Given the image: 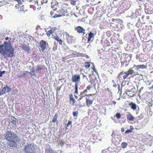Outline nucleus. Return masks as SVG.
Masks as SVG:
<instances>
[{
  "label": "nucleus",
  "mask_w": 153,
  "mask_h": 153,
  "mask_svg": "<svg viewBox=\"0 0 153 153\" xmlns=\"http://www.w3.org/2000/svg\"><path fill=\"white\" fill-rule=\"evenodd\" d=\"M15 49L7 42L0 45V55H1V59L8 58H12L14 56Z\"/></svg>",
  "instance_id": "nucleus-1"
},
{
  "label": "nucleus",
  "mask_w": 153,
  "mask_h": 153,
  "mask_svg": "<svg viewBox=\"0 0 153 153\" xmlns=\"http://www.w3.org/2000/svg\"><path fill=\"white\" fill-rule=\"evenodd\" d=\"M4 138L9 142V145L12 147H16L17 143L19 142L20 141L18 137L10 131H7L5 135Z\"/></svg>",
  "instance_id": "nucleus-2"
},
{
  "label": "nucleus",
  "mask_w": 153,
  "mask_h": 153,
  "mask_svg": "<svg viewBox=\"0 0 153 153\" xmlns=\"http://www.w3.org/2000/svg\"><path fill=\"white\" fill-rule=\"evenodd\" d=\"M80 75L79 74H75L71 78L72 82H75V94H78V85L77 82L80 81Z\"/></svg>",
  "instance_id": "nucleus-3"
},
{
  "label": "nucleus",
  "mask_w": 153,
  "mask_h": 153,
  "mask_svg": "<svg viewBox=\"0 0 153 153\" xmlns=\"http://www.w3.org/2000/svg\"><path fill=\"white\" fill-rule=\"evenodd\" d=\"M34 150L35 146L33 144H29L26 145L24 148V151L26 153H35Z\"/></svg>",
  "instance_id": "nucleus-4"
},
{
  "label": "nucleus",
  "mask_w": 153,
  "mask_h": 153,
  "mask_svg": "<svg viewBox=\"0 0 153 153\" xmlns=\"http://www.w3.org/2000/svg\"><path fill=\"white\" fill-rule=\"evenodd\" d=\"M48 46V44L43 40L40 41L39 43V46L41 48L42 52H43L46 47Z\"/></svg>",
  "instance_id": "nucleus-5"
},
{
  "label": "nucleus",
  "mask_w": 153,
  "mask_h": 153,
  "mask_svg": "<svg viewBox=\"0 0 153 153\" xmlns=\"http://www.w3.org/2000/svg\"><path fill=\"white\" fill-rule=\"evenodd\" d=\"M67 13V10H59L57 13L59 14H55L53 16V18H56L58 17L64 16Z\"/></svg>",
  "instance_id": "nucleus-6"
},
{
  "label": "nucleus",
  "mask_w": 153,
  "mask_h": 153,
  "mask_svg": "<svg viewBox=\"0 0 153 153\" xmlns=\"http://www.w3.org/2000/svg\"><path fill=\"white\" fill-rule=\"evenodd\" d=\"M111 136L113 138V140H114L116 141V143H117V144L119 143L121 141L120 136L116 135L114 133V132L113 131L111 134Z\"/></svg>",
  "instance_id": "nucleus-7"
},
{
  "label": "nucleus",
  "mask_w": 153,
  "mask_h": 153,
  "mask_svg": "<svg viewBox=\"0 0 153 153\" xmlns=\"http://www.w3.org/2000/svg\"><path fill=\"white\" fill-rule=\"evenodd\" d=\"M20 47L21 48L27 51V53L30 52V49L28 44L27 45L25 43H22L21 44V45Z\"/></svg>",
  "instance_id": "nucleus-8"
},
{
  "label": "nucleus",
  "mask_w": 153,
  "mask_h": 153,
  "mask_svg": "<svg viewBox=\"0 0 153 153\" xmlns=\"http://www.w3.org/2000/svg\"><path fill=\"white\" fill-rule=\"evenodd\" d=\"M11 90V88L9 87L7 85H4L2 90L0 91V94H5L6 92H9Z\"/></svg>",
  "instance_id": "nucleus-9"
},
{
  "label": "nucleus",
  "mask_w": 153,
  "mask_h": 153,
  "mask_svg": "<svg viewBox=\"0 0 153 153\" xmlns=\"http://www.w3.org/2000/svg\"><path fill=\"white\" fill-rule=\"evenodd\" d=\"M51 7L53 10H57L59 8L58 6V3L56 1H53L51 2Z\"/></svg>",
  "instance_id": "nucleus-10"
},
{
  "label": "nucleus",
  "mask_w": 153,
  "mask_h": 153,
  "mask_svg": "<svg viewBox=\"0 0 153 153\" xmlns=\"http://www.w3.org/2000/svg\"><path fill=\"white\" fill-rule=\"evenodd\" d=\"M75 30L77 31L79 33H83V34H85V29L83 28L81 26H78L75 28Z\"/></svg>",
  "instance_id": "nucleus-11"
},
{
  "label": "nucleus",
  "mask_w": 153,
  "mask_h": 153,
  "mask_svg": "<svg viewBox=\"0 0 153 153\" xmlns=\"http://www.w3.org/2000/svg\"><path fill=\"white\" fill-rule=\"evenodd\" d=\"M52 38L54 39H55L58 42L59 44L62 45V41L58 36L56 34L55 35L54 34L52 35Z\"/></svg>",
  "instance_id": "nucleus-12"
},
{
  "label": "nucleus",
  "mask_w": 153,
  "mask_h": 153,
  "mask_svg": "<svg viewBox=\"0 0 153 153\" xmlns=\"http://www.w3.org/2000/svg\"><path fill=\"white\" fill-rule=\"evenodd\" d=\"M126 117L128 120L132 121L134 120V117L129 112H127Z\"/></svg>",
  "instance_id": "nucleus-13"
},
{
  "label": "nucleus",
  "mask_w": 153,
  "mask_h": 153,
  "mask_svg": "<svg viewBox=\"0 0 153 153\" xmlns=\"http://www.w3.org/2000/svg\"><path fill=\"white\" fill-rule=\"evenodd\" d=\"M118 77L120 81L123 82L124 81V73L123 71L120 72L118 76Z\"/></svg>",
  "instance_id": "nucleus-14"
},
{
  "label": "nucleus",
  "mask_w": 153,
  "mask_h": 153,
  "mask_svg": "<svg viewBox=\"0 0 153 153\" xmlns=\"http://www.w3.org/2000/svg\"><path fill=\"white\" fill-rule=\"evenodd\" d=\"M94 33H92L91 32H90L89 34L88 37V42L89 43L91 41L92 42L93 40V39L91 40V39L92 38H93L94 37Z\"/></svg>",
  "instance_id": "nucleus-15"
},
{
  "label": "nucleus",
  "mask_w": 153,
  "mask_h": 153,
  "mask_svg": "<svg viewBox=\"0 0 153 153\" xmlns=\"http://www.w3.org/2000/svg\"><path fill=\"white\" fill-rule=\"evenodd\" d=\"M111 20V21L112 22H110L111 24H113L115 26L118 25V24L119 22L117 19H112Z\"/></svg>",
  "instance_id": "nucleus-16"
},
{
  "label": "nucleus",
  "mask_w": 153,
  "mask_h": 153,
  "mask_svg": "<svg viewBox=\"0 0 153 153\" xmlns=\"http://www.w3.org/2000/svg\"><path fill=\"white\" fill-rule=\"evenodd\" d=\"M134 73V71L132 70V68H131L129 70L126 72H125V74H126V76L125 77V79L128 77L129 75L132 74Z\"/></svg>",
  "instance_id": "nucleus-17"
},
{
  "label": "nucleus",
  "mask_w": 153,
  "mask_h": 153,
  "mask_svg": "<svg viewBox=\"0 0 153 153\" xmlns=\"http://www.w3.org/2000/svg\"><path fill=\"white\" fill-rule=\"evenodd\" d=\"M128 105L133 110H134L136 109L137 105L135 103L131 102Z\"/></svg>",
  "instance_id": "nucleus-18"
},
{
  "label": "nucleus",
  "mask_w": 153,
  "mask_h": 153,
  "mask_svg": "<svg viewBox=\"0 0 153 153\" xmlns=\"http://www.w3.org/2000/svg\"><path fill=\"white\" fill-rule=\"evenodd\" d=\"M93 101V100H86V104L87 106L89 107L90 105L92 104Z\"/></svg>",
  "instance_id": "nucleus-19"
},
{
  "label": "nucleus",
  "mask_w": 153,
  "mask_h": 153,
  "mask_svg": "<svg viewBox=\"0 0 153 153\" xmlns=\"http://www.w3.org/2000/svg\"><path fill=\"white\" fill-rule=\"evenodd\" d=\"M10 118L11 120L12 121V123L13 125H16V122L18 120H17L13 116H11L10 117Z\"/></svg>",
  "instance_id": "nucleus-20"
},
{
  "label": "nucleus",
  "mask_w": 153,
  "mask_h": 153,
  "mask_svg": "<svg viewBox=\"0 0 153 153\" xmlns=\"http://www.w3.org/2000/svg\"><path fill=\"white\" fill-rule=\"evenodd\" d=\"M94 94H89L86 95V96L87 97L86 98V100H94V98H92L91 97L93 95H94Z\"/></svg>",
  "instance_id": "nucleus-21"
},
{
  "label": "nucleus",
  "mask_w": 153,
  "mask_h": 153,
  "mask_svg": "<svg viewBox=\"0 0 153 153\" xmlns=\"http://www.w3.org/2000/svg\"><path fill=\"white\" fill-rule=\"evenodd\" d=\"M126 94L127 95L130 97H133L134 95V93L130 91H127L126 93Z\"/></svg>",
  "instance_id": "nucleus-22"
},
{
  "label": "nucleus",
  "mask_w": 153,
  "mask_h": 153,
  "mask_svg": "<svg viewBox=\"0 0 153 153\" xmlns=\"http://www.w3.org/2000/svg\"><path fill=\"white\" fill-rule=\"evenodd\" d=\"M45 152L46 153H54V151L51 148L46 149Z\"/></svg>",
  "instance_id": "nucleus-23"
},
{
  "label": "nucleus",
  "mask_w": 153,
  "mask_h": 153,
  "mask_svg": "<svg viewBox=\"0 0 153 153\" xmlns=\"http://www.w3.org/2000/svg\"><path fill=\"white\" fill-rule=\"evenodd\" d=\"M57 117H58V114H56L53 118V119L52 120V122L53 123H55V122L57 120Z\"/></svg>",
  "instance_id": "nucleus-24"
},
{
  "label": "nucleus",
  "mask_w": 153,
  "mask_h": 153,
  "mask_svg": "<svg viewBox=\"0 0 153 153\" xmlns=\"http://www.w3.org/2000/svg\"><path fill=\"white\" fill-rule=\"evenodd\" d=\"M91 8V7L89 4H86L85 5L83 6L82 7V8L84 10H89Z\"/></svg>",
  "instance_id": "nucleus-25"
},
{
  "label": "nucleus",
  "mask_w": 153,
  "mask_h": 153,
  "mask_svg": "<svg viewBox=\"0 0 153 153\" xmlns=\"http://www.w3.org/2000/svg\"><path fill=\"white\" fill-rule=\"evenodd\" d=\"M85 65L84 67L86 68H88L90 67V65H91L90 62H85Z\"/></svg>",
  "instance_id": "nucleus-26"
},
{
  "label": "nucleus",
  "mask_w": 153,
  "mask_h": 153,
  "mask_svg": "<svg viewBox=\"0 0 153 153\" xmlns=\"http://www.w3.org/2000/svg\"><path fill=\"white\" fill-rule=\"evenodd\" d=\"M137 69H140V68H146V66L144 65H137L136 66Z\"/></svg>",
  "instance_id": "nucleus-27"
},
{
  "label": "nucleus",
  "mask_w": 153,
  "mask_h": 153,
  "mask_svg": "<svg viewBox=\"0 0 153 153\" xmlns=\"http://www.w3.org/2000/svg\"><path fill=\"white\" fill-rule=\"evenodd\" d=\"M67 42H68L69 43H71L73 42V39H71V37L69 36L67 39Z\"/></svg>",
  "instance_id": "nucleus-28"
},
{
  "label": "nucleus",
  "mask_w": 153,
  "mask_h": 153,
  "mask_svg": "<svg viewBox=\"0 0 153 153\" xmlns=\"http://www.w3.org/2000/svg\"><path fill=\"white\" fill-rule=\"evenodd\" d=\"M42 69V68L40 65H38L36 67V72H37L38 71V72H40Z\"/></svg>",
  "instance_id": "nucleus-29"
},
{
  "label": "nucleus",
  "mask_w": 153,
  "mask_h": 153,
  "mask_svg": "<svg viewBox=\"0 0 153 153\" xmlns=\"http://www.w3.org/2000/svg\"><path fill=\"white\" fill-rule=\"evenodd\" d=\"M72 123V122L71 121H69L68 123L66 124L65 126V129H67V127L70 125H71Z\"/></svg>",
  "instance_id": "nucleus-30"
},
{
  "label": "nucleus",
  "mask_w": 153,
  "mask_h": 153,
  "mask_svg": "<svg viewBox=\"0 0 153 153\" xmlns=\"http://www.w3.org/2000/svg\"><path fill=\"white\" fill-rule=\"evenodd\" d=\"M70 102L71 103H72L73 105H74L75 103V100L74 98L70 99Z\"/></svg>",
  "instance_id": "nucleus-31"
},
{
  "label": "nucleus",
  "mask_w": 153,
  "mask_h": 153,
  "mask_svg": "<svg viewBox=\"0 0 153 153\" xmlns=\"http://www.w3.org/2000/svg\"><path fill=\"white\" fill-rule=\"evenodd\" d=\"M35 69H32L30 72L29 73L32 76H34L35 74Z\"/></svg>",
  "instance_id": "nucleus-32"
},
{
  "label": "nucleus",
  "mask_w": 153,
  "mask_h": 153,
  "mask_svg": "<svg viewBox=\"0 0 153 153\" xmlns=\"http://www.w3.org/2000/svg\"><path fill=\"white\" fill-rule=\"evenodd\" d=\"M114 117H116L118 119H119L120 118V113H117L114 116Z\"/></svg>",
  "instance_id": "nucleus-33"
},
{
  "label": "nucleus",
  "mask_w": 153,
  "mask_h": 153,
  "mask_svg": "<svg viewBox=\"0 0 153 153\" xmlns=\"http://www.w3.org/2000/svg\"><path fill=\"white\" fill-rule=\"evenodd\" d=\"M86 93H87V90H84L83 92L80 93V95L81 96H85V95H84V94H85Z\"/></svg>",
  "instance_id": "nucleus-34"
},
{
  "label": "nucleus",
  "mask_w": 153,
  "mask_h": 153,
  "mask_svg": "<svg viewBox=\"0 0 153 153\" xmlns=\"http://www.w3.org/2000/svg\"><path fill=\"white\" fill-rule=\"evenodd\" d=\"M56 29V27H53V28H51V30H50L51 33H53L55 31V30Z\"/></svg>",
  "instance_id": "nucleus-35"
},
{
  "label": "nucleus",
  "mask_w": 153,
  "mask_h": 153,
  "mask_svg": "<svg viewBox=\"0 0 153 153\" xmlns=\"http://www.w3.org/2000/svg\"><path fill=\"white\" fill-rule=\"evenodd\" d=\"M5 73V71H0V77H2V75L4 74Z\"/></svg>",
  "instance_id": "nucleus-36"
},
{
  "label": "nucleus",
  "mask_w": 153,
  "mask_h": 153,
  "mask_svg": "<svg viewBox=\"0 0 153 153\" xmlns=\"http://www.w3.org/2000/svg\"><path fill=\"white\" fill-rule=\"evenodd\" d=\"M78 112L77 111L73 112V115L74 117H76L78 115Z\"/></svg>",
  "instance_id": "nucleus-37"
},
{
  "label": "nucleus",
  "mask_w": 153,
  "mask_h": 153,
  "mask_svg": "<svg viewBox=\"0 0 153 153\" xmlns=\"http://www.w3.org/2000/svg\"><path fill=\"white\" fill-rule=\"evenodd\" d=\"M52 33H51V32L50 31V30H49L46 33V34L47 36L48 37H49L51 34Z\"/></svg>",
  "instance_id": "nucleus-38"
},
{
  "label": "nucleus",
  "mask_w": 153,
  "mask_h": 153,
  "mask_svg": "<svg viewBox=\"0 0 153 153\" xmlns=\"http://www.w3.org/2000/svg\"><path fill=\"white\" fill-rule=\"evenodd\" d=\"M91 87L90 85H88L86 89H85V90H87H87H90L91 88Z\"/></svg>",
  "instance_id": "nucleus-39"
},
{
  "label": "nucleus",
  "mask_w": 153,
  "mask_h": 153,
  "mask_svg": "<svg viewBox=\"0 0 153 153\" xmlns=\"http://www.w3.org/2000/svg\"><path fill=\"white\" fill-rule=\"evenodd\" d=\"M132 132V129L128 130L126 131L125 132V133L128 134L129 133H131Z\"/></svg>",
  "instance_id": "nucleus-40"
},
{
  "label": "nucleus",
  "mask_w": 153,
  "mask_h": 153,
  "mask_svg": "<svg viewBox=\"0 0 153 153\" xmlns=\"http://www.w3.org/2000/svg\"><path fill=\"white\" fill-rule=\"evenodd\" d=\"M76 1H75L74 0L71 1V4L73 5H75L76 4Z\"/></svg>",
  "instance_id": "nucleus-41"
},
{
  "label": "nucleus",
  "mask_w": 153,
  "mask_h": 153,
  "mask_svg": "<svg viewBox=\"0 0 153 153\" xmlns=\"http://www.w3.org/2000/svg\"><path fill=\"white\" fill-rule=\"evenodd\" d=\"M102 8V7L100 5H98L96 7V10H99Z\"/></svg>",
  "instance_id": "nucleus-42"
},
{
  "label": "nucleus",
  "mask_w": 153,
  "mask_h": 153,
  "mask_svg": "<svg viewBox=\"0 0 153 153\" xmlns=\"http://www.w3.org/2000/svg\"><path fill=\"white\" fill-rule=\"evenodd\" d=\"M30 6L31 8H32L34 10H35L36 9V8L35 6H33V5H30Z\"/></svg>",
  "instance_id": "nucleus-43"
},
{
  "label": "nucleus",
  "mask_w": 153,
  "mask_h": 153,
  "mask_svg": "<svg viewBox=\"0 0 153 153\" xmlns=\"http://www.w3.org/2000/svg\"><path fill=\"white\" fill-rule=\"evenodd\" d=\"M85 96H81L80 98H79V99L78 100V101H80V100H81L82 99V98L83 97H85Z\"/></svg>",
  "instance_id": "nucleus-44"
},
{
  "label": "nucleus",
  "mask_w": 153,
  "mask_h": 153,
  "mask_svg": "<svg viewBox=\"0 0 153 153\" xmlns=\"http://www.w3.org/2000/svg\"><path fill=\"white\" fill-rule=\"evenodd\" d=\"M69 97H70V99H71L72 98H74V97H73V96L72 95V94H70L69 95Z\"/></svg>",
  "instance_id": "nucleus-45"
},
{
  "label": "nucleus",
  "mask_w": 153,
  "mask_h": 153,
  "mask_svg": "<svg viewBox=\"0 0 153 153\" xmlns=\"http://www.w3.org/2000/svg\"><path fill=\"white\" fill-rule=\"evenodd\" d=\"M125 57H126L127 58H128V57H129V58H130V56L128 54H126V55H125Z\"/></svg>",
  "instance_id": "nucleus-46"
},
{
  "label": "nucleus",
  "mask_w": 153,
  "mask_h": 153,
  "mask_svg": "<svg viewBox=\"0 0 153 153\" xmlns=\"http://www.w3.org/2000/svg\"><path fill=\"white\" fill-rule=\"evenodd\" d=\"M25 75V73H24L22 75H20L18 76L19 77H22L23 76Z\"/></svg>",
  "instance_id": "nucleus-47"
},
{
  "label": "nucleus",
  "mask_w": 153,
  "mask_h": 153,
  "mask_svg": "<svg viewBox=\"0 0 153 153\" xmlns=\"http://www.w3.org/2000/svg\"><path fill=\"white\" fill-rule=\"evenodd\" d=\"M93 70L94 71H96V69L95 68V66L94 65L93 66Z\"/></svg>",
  "instance_id": "nucleus-48"
},
{
  "label": "nucleus",
  "mask_w": 153,
  "mask_h": 153,
  "mask_svg": "<svg viewBox=\"0 0 153 153\" xmlns=\"http://www.w3.org/2000/svg\"><path fill=\"white\" fill-rule=\"evenodd\" d=\"M121 131L122 132H123L124 131V128L123 127L121 128Z\"/></svg>",
  "instance_id": "nucleus-49"
},
{
  "label": "nucleus",
  "mask_w": 153,
  "mask_h": 153,
  "mask_svg": "<svg viewBox=\"0 0 153 153\" xmlns=\"http://www.w3.org/2000/svg\"><path fill=\"white\" fill-rule=\"evenodd\" d=\"M50 14L51 15H52L54 14V12L53 11H51L50 13Z\"/></svg>",
  "instance_id": "nucleus-50"
},
{
  "label": "nucleus",
  "mask_w": 153,
  "mask_h": 153,
  "mask_svg": "<svg viewBox=\"0 0 153 153\" xmlns=\"http://www.w3.org/2000/svg\"><path fill=\"white\" fill-rule=\"evenodd\" d=\"M126 84H127V85H128L129 84V82L127 81L125 82V85H126Z\"/></svg>",
  "instance_id": "nucleus-51"
},
{
  "label": "nucleus",
  "mask_w": 153,
  "mask_h": 153,
  "mask_svg": "<svg viewBox=\"0 0 153 153\" xmlns=\"http://www.w3.org/2000/svg\"><path fill=\"white\" fill-rule=\"evenodd\" d=\"M9 37H7L5 38V41H7L9 39Z\"/></svg>",
  "instance_id": "nucleus-52"
},
{
  "label": "nucleus",
  "mask_w": 153,
  "mask_h": 153,
  "mask_svg": "<svg viewBox=\"0 0 153 153\" xmlns=\"http://www.w3.org/2000/svg\"><path fill=\"white\" fill-rule=\"evenodd\" d=\"M133 128V127L132 126H130V129H132V130Z\"/></svg>",
  "instance_id": "nucleus-53"
},
{
  "label": "nucleus",
  "mask_w": 153,
  "mask_h": 153,
  "mask_svg": "<svg viewBox=\"0 0 153 153\" xmlns=\"http://www.w3.org/2000/svg\"><path fill=\"white\" fill-rule=\"evenodd\" d=\"M124 144V142H123L122 143V147L123 148H124V145H123V144Z\"/></svg>",
  "instance_id": "nucleus-54"
},
{
  "label": "nucleus",
  "mask_w": 153,
  "mask_h": 153,
  "mask_svg": "<svg viewBox=\"0 0 153 153\" xmlns=\"http://www.w3.org/2000/svg\"><path fill=\"white\" fill-rule=\"evenodd\" d=\"M83 78L85 77L87 79H88L87 78L86 76L84 74L83 75Z\"/></svg>",
  "instance_id": "nucleus-55"
},
{
  "label": "nucleus",
  "mask_w": 153,
  "mask_h": 153,
  "mask_svg": "<svg viewBox=\"0 0 153 153\" xmlns=\"http://www.w3.org/2000/svg\"><path fill=\"white\" fill-rule=\"evenodd\" d=\"M113 86L114 87H116L117 86V85L116 84H114L113 85Z\"/></svg>",
  "instance_id": "nucleus-56"
},
{
  "label": "nucleus",
  "mask_w": 153,
  "mask_h": 153,
  "mask_svg": "<svg viewBox=\"0 0 153 153\" xmlns=\"http://www.w3.org/2000/svg\"><path fill=\"white\" fill-rule=\"evenodd\" d=\"M143 88H143V87H142L140 89V91H141L142 90H143Z\"/></svg>",
  "instance_id": "nucleus-57"
},
{
  "label": "nucleus",
  "mask_w": 153,
  "mask_h": 153,
  "mask_svg": "<svg viewBox=\"0 0 153 153\" xmlns=\"http://www.w3.org/2000/svg\"><path fill=\"white\" fill-rule=\"evenodd\" d=\"M65 59L64 58H62V60L63 62H65Z\"/></svg>",
  "instance_id": "nucleus-58"
},
{
  "label": "nucleus",
  "mask_w": 153,
  "mask_h": 153,
  "mask_svg": "<svg viewBox=\"0 0 153 153\" xmlns=\"http://www.w3.org/2000/svg\"><path fill=\"white\" fill-rule=\"evenodd\" d=\"M113 103L115 105V104H116V102L115 101H113Z\"/></svg>",
  "instance_id": "nucleus-59"
},
{
  "label": "nucleus",
  "mask_w": 153,
  "mask_h": 153,
  "mask_svg": "<svg viewBox=\"0 0 153 153\" xmlns=\"http://www.w3.org/2000/svg\"><path fill=\"white\" fill-rule=\"evenodd\" d=\"M74 96H75V98L76 99H77L78 98V97L77 96L74 95Z\"/></svg>",
  "instance_id": "nucleus-60"
},
{
  "label": "nucleus",
  "mask_w": 153,
  "mask_h": 153,
  "mask_svg": "<svg viewBox=\"0 0 153 153\" xmlns=\"http://www.w3.org/2000/svg\"><path fill=\"white\" fill-rule=\"evenodd\" d=\"M128 144L127 143H125V146L127 145Z\"/></svg>",
  "instance_id": "nucleus-61"
},
{
  "label": "nucleus",
  "mask_w": 153,
  "mask_h": 153,
  "mask_svg": "<svg viewBox=\"0 0 153 153\" xmlns=\"http://www.w3.org/2000/svg\"><path fill=\"white\" fill-rule=\"evenodd\" d=\"M153 88V85L151 87L150 89Z\"/></svg>",
  "instance_id": "nucleus-62"
},
{
  "label": "nucleus",
  "mask_w": 153,
  "mask_h": 153,
  "mask_svg": "<svg viewBox=\"0 0 153 153\" xmlns=\"http://www.w3.org/2000/svg\"><path fill=\"white\" fill-rule=\"evenodd\" d=\"M106 89L108 91L109 90V88H107Z\"/></svg>",
  "instance_id": "nucleus-63"
},
{
  "label": "nucleus",
  "mask_w": 153,
  "mask_h": 153,
  "mask_svg": "<svg viewBox=\"0 0 153 153\" xmlns=\"http://www.w3.org/2000/svg\"><path fill=\"white\" fill-rule=\"evenodd\" d=\"M89 77H90V76H91V74H89Z\"/></svg>",
  "instance_id": "nucleus-64"
}]
</instances>
